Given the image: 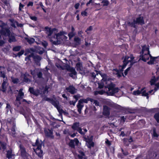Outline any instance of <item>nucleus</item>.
<instances>
[{"instance_id": "2", "label": "nucleus", "mask_w": 159, "mask_h": 159, "mask_svg": "<svg viewBox=\"0 0 159 159\" xmlns=\"http://www.w3.org/2000/svg\"><path fill=\"white\" fill-rule=\"evenodd\" d=\"M134 57L132 55L129 56H126L124 57L123 61V65L122 66L119 67V70L117 69H114L113 70V74L116 75L118 77H120L122 75L123 76H126L128 74V72L130 70V67L128 68L125 71L124 74L122 72L123 70L125 68L127 64L132 65L135 61H134Z\"/></svg>"}, {"instance_id": "12", "label": "nucleus", "mask_w": 159, "mask_h": 159, "mask_svg": "<svg viewBox=\"0 0 159 159\" xmlns=\"http://www.w3.org/2000/svg\"><path fill=\"white\" fill-rule=\"evenodd\" d=\"M80 100H81V102L83 104V103H87L89 101H90L92 103H93V105L96 106H98L99 105V103L97 101L93 99H90L89 98H87L83 99H80Z\"/></svg>"}, {"instance_id": "61", "label": "nucleus", "mask_w": 159, "mask_h": 159, "mask_svg": "<svg viewBox=\"0 0 159 159\" xmlns=\"http://www.w3.org/2000/svg\"><path fill=\"white\" fill-rule=\"evenodd\" d=\"M42 8L44 12H46V10L44 8V7H42Z\"/></svg>"}, {"instance_id": "33", "label": "nucleus", "mask_w": 159, "mask_h": 159, "mask_svg": "<svg viewBox=\"0 0 159 159\" xmlns=\"http://www.w3.org/2000/svg\"><path fill=\"white\" fill-rule=\"evenodd\" d=\"M6 144L5 143L0 142V150L2 149L4 150L6 149Z\"/></svg>"}, {"instance_id": "14", "label": "nucleus", "mask_w": 159, "mask_h": 159, "mask_svg": "<svg viewBox=\"0 0 159 159\" xmlns=\"http://www.w3.org/2000/svg\"><path fill=\"white\" fill-rule=\"evenodd\" d=\"M46 100L49 101L52 104L54 105L57 109L58 112L60 113V108L59 107V103L58 101L53 99H50L49 98H46Z\"/></svg>"}, {"instance_id": "46", "label": "nucleus", "mask_w": 159, "mask_h": 159, "mask_svg": "<svg viewBox=\"0 0 159 159\" xmlns=\"http://www.w3.org/2000/svg\"><path fill=\"white\" fill-rule=\"evenodd\" d=\"M74 98H75L76 99V101H77V100L80 98V96L79 95H75L74 96Z\"/></svg>"}, {"instance_id": "9", "label": "nucleus", "mask_w": 159, "mask_h": 159, "mask_svg": "<svg viewBox=\"0 0 159 159\" xmlns=\"http://www.w3.org/2000/svg\"><path fill=\"white\" fill-rule=\"evenodd\" d=\"M7 126L9 125V124H11L12 125V128L10 129V131L9 130V133L10 134L14 137L15 136V134L16 132L15 131V124L14 121H10L9 120H8V121L7 123Z\"/></svg>"}, {"instance_id": "41", "label": "nucleus", "mask_w": 159, "mask_h": 159, "mask_svg": "<svg viewBox=\"0 0 159 159\" xmlns=\"http://www.w3.org/2000/svg\"><path fill=\"white\" fill-rule=\"evenodd\" d=\"M24 53V50H21L20 52L18 53V54L16 56H18L19 57H20L21 55L23 54Z\"/></svg>"}, {"instance_id": "20", "label": "nucleus", "mask_w": 159, "mask_h": 159, "mask_svg": "<svg viewBox=\"0 0 159 159\" xmlns=\"http://www.w3.org/2000/svg\"><path fill=\"white\" fill-rule=\"evenodd\" d=\"M103 114V115L105 116L106 117L108 116L109 115V109L106 106H104Z\"/></svg>"}, {"instance_id": "54", "label": "nucleus", "mask_w": 159, "mask_h": 159, "mask_svg": "<svg viewBox=\"0 0 159 159\" xmlns=\"http://www.w3.org/2000/svg\"><path fill=\"white\" fill-rule=\"evenodd\" d=\"M80 6V4L79 3H76L75 5V9H77L78 8L79 6Z\"/></svg>"}, {"instance_id": "11", "label": "nucleus", "mask_w": 159, "mask_h": 159, "mask_svg": "<svg viewBox=\"0 0 159 159\" xmlns=\"http://www.w3.org/2000/svg\"><path fill=\"white\" fill-rule=\"evenodd\" d=\"M72 129L74 130H76L81 134H83V132L80 127V124L79 122H75L73 124L72 126Z\"/></svg>"}, {"instance_id": "3", "label": "nucleus", "mask_w": 159, "mask_h": 159, "mask_svg": "<svg viewBox=\"0 0 159 159\" xmlns=\"http://www.w3.org/2000/svg\"><path fill=\"white\" fill-rule=\"evenodd\" d=\"M149 46L148 45H145L142 47V50L141 52L140 59L144 61L148 62L149 65H152L157 62L156 61L159 59V56L157 57H152L150 54Z\"/></svg>"}, {"instance_id": "51", "label": "nucleus", "mask_w": 159, "mask_h": 159, "mask_svg": "<svg viewBox=\"0 0 159 159\" xmlns=\"http://www.w3.org/2000/svg\"><path fill=\"white\" fill-rule=\"evenodd\" d=\"M24 6L23 5L20 3L19 7V10H21V9Z\"/></svg>"}, {"instance_id": "37", "label": "nucleus", "mask_w": 159, "mask_h": 159, "mask_svg": "<svg viewBox=\"0 0 159 159\" xmlns=\"http://www.w3.org/2000/svg\"><path fill=\"white\" fill-rule=\"evenodd\" d=\"M74 41L77 44H79L80 42V40L78 37H75L74 39Z\"/></svg>"}, {"instance_id": "34", "label": "nucleus", "mask_w": 159, "mask_h": 159, "mask_svg": "<svg viewBox=\"0 0 159 159\" xmlns=\"http://www.w3.org/2000/svg\"><path fill=\"white\" fill-rule=\"evenodd\" d=\"M70 71L71 72L72 74H70V76L73 77V75H75L76 74V72L75 70L73 68H71L70 69Z\"/></svg>"}, {"instance_id": "21", "label": "nucleus", "mask_w": 159, "mask_h": 159, "mask_svg": "<svg viewBox=\"0 0 159 159\" xmlns=\"http://www.w3.org/2000/svg\"><path fill=\"white\" fill-rule=\"evenodd\" d=\"M44 132L46 135L47 137L51 138H53L52 135V130L50 129H45L44 130Z\"/></svg>"}, {"instance_id": "39", "label": "nucleus", "mask_w": 159, "mask_h": 159, "mask_svg": "<svg viewBox=\"0 0 159 159\" xmlns=\"http://www.w3.org/2000/svg\"><path fill=\"white\" fill-rule=\"evenodd\" d=\"M11 79L12 81L14 83H16L19 82L18 79L17 78H14L12 77Z\"/></svg>"}, {"instance_id": "17", "label": "nucleus", "mask_w": 159, "mask_h": 159, "mask_svg": "<svg viewBox=\"0 0 159 159\" xmlns=\"http://www.w3.org/2000/svg\"><path fill=\"white\" fill-rule=\"evenodd\" d=\"M29 77V75L27 73L22 74L21 76V80L23 82H28Z\"/></svg>"}, {"instance_id": "7", "label": "nucleus", "mask_w": 159, "mask_h": 159, "mask_svg": "<svg viewBox=\"0 0 159 159\" xmlns=\"http://www.w3.org/2000/svg\"><path fill=\"white\" fill-rule=\"evenodd\" d=\"M5 68L4 67L0 66V74L1 76L3 77L4 79L3 81L2 84L1 90L3 92H5L6 90L7 86V78L4 72Z\"/></svg>"}, {"instance_id": "16", "label": "nucleus", "mask_w": 159, "mask_h": 159, "mask_svg": "<svg viewBox=\"0 0 159 159\" xmlns=\"http://www.w3.org/2000/svg\"><path fill=\"white\" fill-rule=\"evenodd\" d=\"M80 143L79 140L75 138L74 140H71L69 143V146L74 148L75 145H78Z\"/></svg>"}, {"instance_id": "19", "label": "nucleus", "mask_w": 159, "mask_h": 159, "mask_svg": "<svg viewBox=\"0 0 159 159\" xmlns=\"http://www.w3.org/2000/svg\"><path fill=\"white\" fill-rule=\"evenodd\" d=\"M22 89H20L19 90L18 96L16 97V101L20 103L19 101L21 99H22L24 96V93L22 92Z\"/></svg>"}, {"instance_id": "62", "label": "nucleus", "mask_w": 159, "mask_h": 159, "mask_svg": "<svg viewBox=\"0 0 159 159\" xmlns=\"http://www.w3.org/2000/svg\"><path fill=\"white\" fill-rule=\"evenodd\" d=\"M60 36H61V38L64 37V36L63 35H61V32H60Z\"/></svg>"}, {"instance_id": "28", "label": "nucleus", "mask_w": 159, "mask_h": 159, "mask_svg": "<svg viewBox=\"0 0 159 159\" xmlns=\"http://www.w3.org/2000/svg\"><path fill=\"white\" fill-rule=\"evenodd\" d=\"M35 51L39 54H42L44 51L43 49V48H41L39 46L36 47Z\"/></svg>"}, {"instance_id": "4", "label": "nucleus", "mask_w": 159, "mask_h": 159, "mask_svg": "<svg viewBox=\"0 0 159 159\" xmlns=\"http://www.w3.org/2000/svg\"><path fill=\"white\" fill-rule=\"evenodd\" d=\"M2 30L0 31V38L2 36L3 39H6L7 37L9 38V41L10 42H15L16 39L14 34L11 33L9 30L7 28V26L4 23H2V25H0ZM4 43V42L0 40V46H2Z\"/></svg>"}, {"instance_id": "44", "label": "nucleus", "mask_w": 159, "mask_h": 159, "mask_svg": "<svg viewBox=\"0 0 159 159\" xmlns=\"http://www.w3.org/2000/svg\"><path fill=\"white\" fill-rule=\"evenodd\" d=\"M30 19L34 21H36L37 20V17L35 16H30Z\"/></svg>"}, {"instance_id": "55", "label": "nucleus", "mask_w": 159, "mask_h": 159, "mask_svg": "<svg viewBox=\"0 0 159 159\" xmlns=\"http://www.w3.org/2000/svg\"><path fill=\"white\" fill-rule=\"evenodd\" d=\"M153 136L154 137H157L158 135L156 133L155 131L154 130L153 133Z\"/></svg>"}, {"instance_id": "35", "label": "nucleus", "mask_w": 159, "mask_h": 159, "mask_svg": "<svg viewBox=\"0 0 159 159\" xmlns=\"http://www.w3.org/2000/svg\"><path fill=\"white\" fill-rule=\"evenodd\" d=\"M10 21L11 23V26L14 27H16V23H15V22H17L14 20L13 19L11 20Z\"/></svg>"}, {"instance_id": "59", "label": "nucleus", "mask_w": 159, "mask_h": 159, "mask_svg": "<svg viewBox=\"0 0 159 159\" xmlns=\"http://www.w3.org/2000/svg\"><path fill=\"white\" fill-rule=\"evenodd\" d=\"M120 135L122 136H124L125 135L124 133L123 132H122L120 134Z\"/></svg>"}, {"instance_id": "42", "label": "nucleus", "mask_w": 159, "mask_h": 159, "mask_svg": "<svg viewBox=\"0 0 159 159\" xmlns=\"http://www.w3.org/2000/svg\"><path fill=\"white\" fill-rule=\"evenodd\" d=\"M15 23L16 25V26L18 27H22L23 26V24H19L18 22H15Z\"/></svg>"}, {"instance_id": "15", "label": "nucleus", "mask_w": 159, "mask_h": 159, "mask_svg": "<svg viewBox=\"0 0 159 159\" xmlns=\"http://www.w3.org/2000/svg\"><path fill=\"white\" fill-rule=\"evenodd\" d=\"M31 74L33 76L34 79L35 80L36 76L37 75L38 78H42V73L40 72H39V70L35 69L33 71L31 70Z\"/></svg>"}, {"instance_id": "43", "label": "nucleus", "mask_w": 159, "mask_h": 159, "mask_svg": "<svg viewBox=\"0 0 159 159\" xmlns=\"http://www.w3.org/2000/svg\"><path fill=\"white\" fill-rule=\"evenodd\" d=\"M87 13L85 11H82L81 13L82 16H87Z\"/></svg>"}, {"instance_id": "13", "label": "nucleus", "mask_w": 159, "mask_h": 159, "mask_svg": "<svg viewBox=\"0 0 159 159\" xmlns=\"http://www.w3.org/2000/svg\"><path fill=\"white\" fill-rule=\"evenodd\" d=\"M93 139V137L92 136L86 139V144L89 148H90L94 146V143L92 141Z\"/></svg>"}, {"instance_id": "22", "label": "nucleus", "mask_w": 159, "mask_h": 159, "mask_svg": "<svg viewBox=\"0 0 159 159\" xmlns=\"http://www.w3.org/2000/svg\"><path fill=\"white\" fill-rule=\"evenodd\" d=\"M81 100H79L77 105L78 111L79 113L81 112V110L84 106L83 104L81 102Z\"/></svg>"}, {"instance_id": "45", "label": "nucleus", "mask_w": 159, "mask_h": 159, "mask_svg": "<svg viewBox=\"0 0 159 159\" xmlns=\"http://www.w3.org/2000/svg\"><path fill=\"white\" fill-rule=\"evenodd\" d=\"M74 34L73 32H71L69 33L68 34L69 37L70 39L74 35Z\"/></svg>"}, {"instance_id": "27", "label": "nucleus", "mask_w": 159, "mask_h": 159, "mask_svg": "<svg viewBox=\"0 0 159 159\" xmlns=\"http://www.w3.org/2000/svg\"><path fill=\"white\" fill-rule=\"evenodd\" d=\"M67 91L71 93H74L76 92L75 89L72 86H70L66 89Z\"/></svg>"}, {"instance_id": "56", "label": "nucleus", "mask_w": 159, "mask_h": 159, "mask_svg": "<svg viewBox=\"0 0 159 159\" xmlns=\"http://www.w3.org/2000/svg\"><path fill=\"white\" fill-rule=\"evenodd\" d=\"M69 135L71 136V137L72 138L74 137L76 135V134L75 133H74L72 134H69Z\"/></svg>"}, {"instance_id": "23", "label": "nucleus", "mask_w": 159, "mask_h": 159, "mask_svg": "<svg viewBox=\"0 0 159 159\" xmlns=\"http://www.w3.org/2000/svg\"><path fill=\"white\" fill-rule=\"evenodd\" d=\"M76 68L77 70L79 71L80 74H82L84 72L82 70V67L81 64L80 63H77L76 65Z\"/></svg>"}, {"instance_id": "6", "label": "nucleus", "mask_w": 159, "mask_h": 159, "mask_svg": "<svg viewBox=\"0 0 159 159\" xmlns=\"http://www.w3.org/2000/svg\"><path fill=\"white\" fill-rule=\"evenodd\" d=\"M42 144V141H39L37 139L36 140L35 145H34V148L33 149L34 151L39 157H41L42 156L43 151L41 149Z\"/></svg>"}, {"instance_id": "50", "label": "nucleus", "mask_w": 159, "mask_h": 159, "mask_svg": "<svg viewBox=\"0 0 159 159\" xmlns=\"http://www.w3.org/2000/svg\"><path fill=\"white\" fill-rule=\"evenodd\" d=\"M121 120L120 121L121 122H124L125 121V118L124 117V116H122L121 117Z\"/></svg>"}, {"instance_id": "64", "label": "nucleus", "mask_w": 159, "mask_h": 159, "mask_svg": "<svg viewBox=\"0 0 159 159\" xmlns=\"http://www.w3.org/2000/svg\"><path fill=\"white\" fill-rule=\"evenodd\" d=\"M76 18H77V19L78 20H79V16L78 15H77V16H76Z\"/></svg>"}, {"instance_id": "18", "label": "nucleus", "mask_w": 159, "mask_h": 159, "mask_svg": "<svg viewBox=\"0 0 159 159\" xmlns=\"http://www.w3.org/2000/svg\"><path fill=\"white\" fill-rule=\"evenodd\" d=\"M29 91L30 93L36 95H39V94L41 93L42 92V91L41 90H34L32 88H30Z\"/></svg>"}, {"instance_id": "31", "label": "nucleus", "mask_w": 159, "mask_h": 159, "mask_svg": "<svg viewBox=\"0 0 159 159\" xmlns=\"http://www.w3.org/2000/svg\"><path fill=\"white\" fill-rule=\"evenodd\" d=\"M79 152L80 155H78V156L80 159H86L83 152L80 151Z\"/></svg>"}, {"instance_id": "52", "label": "nucleus", "mask_w": 159, "mask_h": 159, "mask_svg": "<svg viewBox=\"0 0 159 159\" xmlns=\"http://www.w3.org/2000/svg\"><path fill=\"white\" fill-rule=\"evenodd\" d=\"M31 56H29L28 57H27L25 58V60L26 61H28L29 60H30V58L31 57Z\"/></svg>"}, {"instance_id": "32", "label": "nucleus", "mask_w": 159, "mask_h": 159, "mask_svg": "<svg viewBox=\"0 0 159 159\" xmlns=\"http://www.w3.org/2000/svg\"><path fill=\"white\" fill-rule=\"evenodd\" d=\"M25 39L30 44H31L35 41V39L33 38H25Z\"/></svg>"}, {"instance_id": "48", "label": "nucleus", "mask_w": 159, "mask_h": 159, "mask_svg": "<svg viewBox=\"0 0 159 159\" xmlns=\"http://www.w3.org/2000/svg\"><path fill=\"white\" fill-rule=\"evenodd\" d=\"M77 101H75V102L73 101H71L70 102V105H73L74 106Z\"/></svg>"}, {"instance_id": "10", "label": "nucleus", "mask_w": 159, "mask_h": 159, "mask_svg": "<svg viewBox=\"0 0 159 159\" xmlns=\"http://www.w3.org/2000/svg\"><path fill=\"white\" fill-rule=\"evenodd\" d=\"M150 83L152 85L155 84V91H156L159 88V77L157 78L155 77L152 78L150 81Z\"/></svg>"}, {"instance_id": "47", "label": "nucleus", "mask_w": 159, "mask_h": 159, "mask_svg": "<svg viewBox=\"0 0 159 159\" xmlns=\"http://www.w3.org/2000/svg\"><path fill=\"white\" fill-rule=\"evenodd\" d=\"M44 47H46L48 45V43L46 42H44L42 43Z\"/></svg>"}, {"instance_id": "5", "label": "nucleus", "mask_w": 159, "mask_h": 159, "mask_svg": "<svg viewBox=\"0 0 159 159\" xmlns=\"http://www.w3.org/2000/svg\"><path fill=\"white\" fill-rule=\"evenodd\" d=\"M45 29L48 35V37L53 44L55 45L59 44L60 43V34L55 29H51L46 27Z\"/></svg>"}, {"instance_id": "38", "label": "nucleus", "mask_w": 159, "mask_h": 159, "mask_svg": "<svg viewBox=\"0 0 159 159\" xmlns=\"http://www.w3.org/2000/svg\"><path fill=\"white\" fill-rule=\"evenodd\" d=\"M20 48V46H16L13 48V50L15 51H18Z\"/></svg>"}, {"instance_id": "36", "label": "nucleus", "mask_w": 159, "mask_h": 159, "mask_svg": "<svg viewBox=\"0 0 159 159\" xmlns=\"http://www.w3.org/2000/svg\"><path fill=\"white\" fill-rule=\"evenodd\" d=\"M154 117L158 123H159V113H156L155 116Z\"/></svg>"}, {"instance_id": "30", "label": "nucleus", "mask_w": 159, "mask_h": 159, "mask_svg": "<svg viewBox=\"0 0 159 159\" xmlns=\"http://www.w3.org/2000/svg\"><path fill=\"white\" fill-rule=\"evenodd\" d=\"M13 155V154H12L11 150H9L7 151V157L9 159L11 158Z\"/></svg>"}, {"instance_id": "57", "label": "nucleus", "mask_w": 159, "mask_h": 159, "mask_svg": "<svg viewBox=\"0 0 159 159\" xmlns=\"http://www.w3.org/2000/svg\"><path fill=\"white\" fill-rule=\"evenodd\" d=\"M93 29V28H92V26H90L89 28H88L87 30L86 31H90V30H92V29Z\"/></svg>"}, {"instance_id": "60", "label": "nucleus", "mask_w": 159, "mask_h": 159, "mask_svg": "<svg viewBox=\"0 0 159 159\" xmlns=\"http://www.w3.org/2000/svg\"><path fill=\"white\" fill-rule=\"evenodd\" d=\"M153 91V90H152L149 92V94H151L152 93V92Z\"/></svg>"}, {"instance_id": "25", "label": "nucleus", "mask_w": 159, "mask_h": 159, "mask_svg": "<svg viewBox=\"0 0 159 159\" xmlns=\"http://www.w3.org/2000/svg\"><path fill=\"white\" fill-rule=\"evenodd\" d=\"M134 23H138L141 25H143L144 24V21L142 17H140L137 18L136 21H134Z\"/></svg>"}, {"instance_id": "26", "label": "nucleus", "mask_w": 159, "mask_h": 159, "mask_svg": "<svg viewBox=\"0 0 159 159\" xmlns=\"http://www.w3.org/2000/svg\"><path fill=\"white\" fill-rule=\"evenodd\" d=\"M20 150L21 154L22 156H24L26 155V152L25 148L21 145H20Z\"/></svg>"}, {"instance_id": "24", "label": "nucleus", "mask_w": 159, "mask_h": 159, "mask_svg": "<svg viewBox=\"0 0 159 159\" xmlns=\"http://www.w3.org/2000/svg\"><path fill=\"white\" fill-rule=\"evenodd\" d=\"M6 112L7 114L10 115L11 113V107L10 105L8 103L7 104V106L5 108Z\"/></svg>"}, {"instance_id": "8", "label": "nucleus", "mask_w": 159, "mask_h": 159, "mask_svg": "<svg viewBox=\"0 0 159 159\" xmlns=\"http://www.w3.org/2000/svg\"><path fill=\"white\" fill-rule=\"evenodd\" d=\"M133 94L135 95H138L141 94L142 96H146L147 99L148 98V96L149 93H148L146 92L145 88H143L140 89H139V88L138 89L134 91L133 92Z\"/></svg>"}, {"instance_id": "63", "label": "nucleus", "mask_w": 159, "mask_h": 159, "mask_svg": "<svg viewBox=\"0 0 159 159\" xmlns=\"http://www.w3.org/2000/svg\"><path fill=\"white\" fill-rule=\"evenodd\" d=\"M92 76L94 78H95L96 76V75H94V74L93 73L92 74Z\"/></svg>"}, {"instance_id": "53", "label": "nucleus", "mask_w": 159, "mask_h": 159, "mask_svg": "<svg viewBox=\"0 0 159 159\" xmlns=\"http://www.w3.org/2000/svg\"><path fill=\"white\" fill-rule=\"evenodd\" d=\"M33 3L32 2H29L27 5V6L29 7L30 6H32L33 5Z\"/></svg>"}, {"instance_id": "29", "label": "nucleus", "mask_w": 159, "mask_h": 159, "mask_svg": "<svg viewBox=\"0 0 159 159\" xmlns=\"http://www.w3.org/2000/svg\"><path fill=\"white\" fill-rule=\"evenodd\" d=\"M32 57L34 59V61L35 62H38V63H39V61L41 60V57L39 56L35 55L33 56ZM38 65H39V64Z\"/></svg>"}, {"instance_id": "1", "label": "nucleus", "mask_w": 159, "mask_h": 159, "mask_svg": "<svg viewBox=\"0 0 159 159\" xmlns=\"http://www.w3.org/2000/svg\"><path fill=\"white\" fill-rule=\"evenodd\" d=\"M99 74L102 78L101 83H98V87L101 89L103 87L104 85V90H101L97 91L96 93L102 95L106 94L108 95H112L115 93L118 92L119 89L117 88H114V84L111 83V79L107 78V76L105 74H102L99 73Z\"/></svg>"}, {"instance_id": "40", "label": "nucleus", "mask_w": 159, "mask_h": 159, "mask_svg": "<svg viewBox=\"0 0 159 159\" xmlns=\"http://www.w3.org/2000/svg\"><path fill=\"white\" fill-rule=\"evenodd\" d=\"M102 3H103V6H106L108 4V1L106 0H104L102 1Z\"/></svg>"}, {"instance_id": "49", "label": "nucleus", "mask_w": 159, "mask_h": 159, "mask_svg": "<svg viewBox=\"0 0 159 159\" xmlns=\"http://www.w3.org/2000/svg\"><path fill=\"white\" fill-rule=\"evenodd\" d=\"M12 67H9L7 69V70L8 71H11V72H13V70H12Z\"/></svg>"}, {"instance_id": "58", "label": "nucleus", "mask_w": 159, "mask_h": 159, "mask_svg": "<svg viewBox=\"0 0 159 159\" xmlns=\"http://www.w3.org/2000/svg\"><path fill=\"white\" fill-rule=\"evenodd\" d=\"M106 144H107L108 145H110V142L108 140H107L106 141Z\"/></svg>"}]
</instances>
